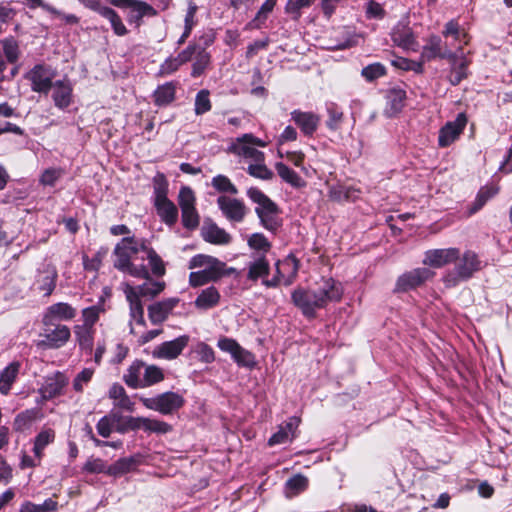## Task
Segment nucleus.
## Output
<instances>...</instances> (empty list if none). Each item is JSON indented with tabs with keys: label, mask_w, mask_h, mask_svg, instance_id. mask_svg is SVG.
I'll return each instance as SVG.
<instances>
[{
	"label": "nucleus",
	"mask_w": 512,
	"mask_h": 512,
	"mask_svg": "<svg viewBox=\"0 0 512 512\" xmlns=\"http://www.w3.org/2000/svg\"><path fill=\"white\" fill-rule=\"evenodd\" d=\"M52 99L54 105L65 110L73 102V86L69 79L57 80L53 83Z\"/></svg>",
	"instance_id": "5701e85b"
},
{
	"label": "nucleus",
	"mask_w": 512,
	"mask_h": 512,
	"mask_svg": "<svg viewBox=\"0 0 512 512\" xmlns=\"http://www.w3.org/2000/svg\"><path fill=\"white\" fill-rule=\"evenodd\" d=\"M172 430V425L165 421L145 417L143 431H145L146 433L164 435L170 433Z\"/></svg>",
	"instance_id": "49530a36"
},
{
	"label": "nucleus",
	"mask_w": 512,
	"mask_h": 512,
	"mask_svg": "<svg viewBox=\"0 0 512 512\" xmlns=\"http://www.w3.org/2000/svg\"><path fill=\"white\" fill-rule=\"evenodd\" d=\"M145 363L142 360L136 359L127 369V373L123 376L125 384L132 389H139L142 385L141 374L145 370Z\"/></svg>",
	"instance_id": "7c9ffc66"
},
{
	"label": "nucleus",
	"mask_w": 512,
	"mask_h": 512,
	"mask_svg": "<svg viewBox=\"0 0 512 512\" xmlns=\"http://www.w3.org/2000/svg\"><path fill=\"white\" fill-rule=\"evenodd\" d=\"M103 302L104 300L101 298V302L97 305H93L82 310V318L84 323L83 325H80L81 327L95 329L94 325L98 322L100 314L105 311L102 305Z\"/></svg>",
	"instance_id": "a19ab883"
},
{
	"label": "nucleus",
	"mask_w": 512,
	"mask_h": 512,
	"mask_svg": "<svg viewBox=\"0 0 512 512\" xmlns=\"http://www.w3.org/2000/svg\"><path fill=\"white\" fill-rule=\"evenodd\" d=\"M83 471L90 474H107L108 466L106 462L100 458H89L83 466Z\"/></svg>",
	"instance_id": "338daca9"
},
{
	"label": "nucleus",
	"mask_w": 512,
	"mask_h": 512,
	"mask_svg": "<svg viewBox=\"0 0 512 512\" xmlns=\"http://www.w3.org/2000/svg\"><path fill=\"white\" fill-rule=\"evenodd\" d=\"M486 266L487 262L482 260L478 253L466 249L462 254L459 252V258L455 261L454 269L444 276V283L447 286H456L460 282L470 280Z\"/></svg>",
	"instance_id": "f03ea898"
},
{
	"label": "nucleus",
	"mask_w": 512,
	"mask_h": 512,
	"mask_svg": "<svg viewBox=\"0 0 512 512\" xmlns=\"http://www.w3.org/2000/svg\"><path fill=\"white\" fill-rule=\"evenodd\" d=\"M221 295L215 286H209L198 294L194 301V305L199 310H209L219 305Z\"/></svg>",
	"instance_id": "bb28decb"
},
{
	"label": "nucleus",
	"mask_w": 512,
	"mask_h": 512,
	"mask_svg": "<svg viewBox=\"0 0 512 512\" xmlns=\"http://www.w3.org/2000/svg\"><path fill=\"white\" fill-rule=\"evenodd\" d=\"M420 58L424 63L430 62L436 58L447 59L455 63L457 54L449 50L446 46L444 47L441 37L433 34L427 39L426 44L423 46Z\"/></svg>",
	"instance_id": "f8f14e48"
},
{
	"label": "nucleus",
	"mask_w": 512,
	"mask_h": 512,
	"mask_svg": "<svg viewBox=\"0 0 512 512\" xmlns=\"http://www.w3.org/2000/svg\"><path fill=\"white\" fill-rule=\"evenodd\" d=\"M74 334L80 349L91 354L94 347L95 329H88L77 325L75 326Z\"/></svg>",
	"instance_id": "f704fd0d"
},
{
	"label": "nucleus",
	"mask_w": 512,
	"mask_h": 512,
	"mask_svg": "<svg viewBox=\"0 0 512 512\" xmlns=\"http://www.w3.org/2000/svg\"><path fill=\"white\" fill-rule=\"evenodd\" d=\"M114 254L117 257L114 262V267L121 272H125L126 269H129V266H131L133 262L131 261L132 256L127 252V248L123 247L121 243H118L114 248Z\"/></svg>",
	"instance_id": "603ef678"
},
{
	"label": "nucleus",
	"mask_w": 512,
	"mask_h": 512,
	"mask_svg": "<svg viewBox=\"0 0 512 512\" xmlns=\"http://www.w3.org/2000/svg\"><path fill=\"white\" fill-rule=\"evenodd\" d=\"M143 463L144 457L139 453L128 457H122L111 465H108L107 475L112 477H121L127 473L136 471Z\"/></svg>",
	"instance_id": "412c9836"
},
{
	"label": "nucleus",
	"mask_w": 512,
	"mask_h": 512,
	"mask_svg": "<svg viewBox=\"0 0 512 512\" xmlns=\"http://www.w3.org/2000/svg\"><path fill=\"white\" fill-rule=\"evenodd\" d=\"M433 276L434 272L425 267L407 271L397 278L393 293H405L415 290Z\"/></svg>",
	"instance_id": "9d476101"
},
{
	"label": "nucleus",
	"mask_w": 512,
	"mask_h": 512,
	"mask_svg": "<svg viewBox=\"0 0 512 512\" xmlns=\"http://www.w3.org/2000/svg\"><path fill=\"white\" fill-rule=\"evenodd\" d=\"M217 205L224 217L230 222H242L247 213L244 202L237 198H231L224 195L219 196L217 199Z\"/></svg>",
	"instance_id": "2eb2a0df"
},
{
	"label": "nucleus",
	"mask_w": 512,
	"mask_h": 512,
	"mask_svg": "<svg viewBox=\"0 0 512 512\" xmlns=\"http://www.w3.org/2000/svg\"><path fill=\"white\" fill-rule=\"evenodd\" d=\"M178 82L169 81L158 85L152 94L153 103L157 107H167L176 100Z\"/></svg>",
	"instance_id": "b1692460"
},
{
	"label": "nucleus",
	"mask_w": 512,
	"mask_h": 512,
	"mask_svg": "<svg viewBox=\"0 0 512 512\" xmlns=\"http://www.w3.org/2000/svg\"><path fill=\"white\" fill-rule=\"evenodd\" d=\"M109 4L114 7L121 9H131L129 15V22H139L143 17H153L157 15L156 9L142 0H106Z\"/></svg>",
	"instance_id": "ddd939ff"
},
{
	"label": "nucleus",
	"mask_w": 512,
	"mask_h": 512,
	"mask_svg": "<svg viewBox=\"0 0 512 512\" xmlns=\"http://www.w3.org/2000/svg\"><path fill=\"white\" fill-rule=\"evenodd\" d=\"M466 124L467 117L464 113H459L454 121L447 122L439 130L438 146L440 148L449 147L463 133Z\"/></svg>",
	"instance_id": "4468645a"
},
{
	"label": "nucleus",
	"mask_w": 512,
	"mask_h": 512,
	"mask_svg": "<svg viewBox=\"0 0 512 512\" xmlns=\"http://www.w3.org/2000/svg\"><path fill=\"white\" fill-rule=\"evenodd\" d=\"M342 294L343 290L339 282L333 278L323 277L315 289L303 287L294 289L291 293V301L306 318L313 319L316 317L317 309L325 308L330 302L340 301Z\"/></svg>",
	"instance_id": "f257e3e1"
},
{
	"label": "nucleus",
	"mask_w": 512,
	"mask_h": 512,
	"mask_svg": "<svg viewBox=\"0 0 512 512\" xmlns=\"http://www.w3.org/2000/svg\"><path fill=\"white\" fill-rule=\"evenodd\" d=\"M24 78L31 83V90L33 92L47 95L53 86V74L50 73V68L45 64H36L27 73Z\"/></svg>",
	"instance_id": "9b49d317"
},
{
	"label": "nucleus",
	"mask_w": 512,
	"mask_h": 512,
	"mask_svg": "<svg viewBox=\"0 0 512 512\" xmlns=\"http://www.w3.org/2000/svg\"><path fill=\"white\" fill-rule=\"evenodd\" d=\"M178 205L181 209V221L185 229L193 231L200 224V215L196 209V197L194 191L188 187L180 188Z\"/></svg>",
	"instance_id": "0eeeda50"
},
{
	"label": "nucleus",
	"mask_w": 512,
	"mask_h": 512,
	"mask_svg": "<svg viewBox=\"0 0 512 512\" xmlns=\"http://www.w3.org/2000/svg\"><path fill=\"white\" fill-rule=\"evenodd\" d=\"M498 193V189L493 186L481 187L478 191L475 200L469 208L470 214H475L480 211L485 204Z\"/></svg>",
	"instance_id": "ea45409f"
},
{
	"label": "nucleus",
	"mask_w": 512,
	"mask_h": 512,
	"mask_svg": "<svg viewBox=\"0 0 512 512\" xmlns=\"http://www.w3.org/2000/svg\"><path fill=\"white\" fill-rule=\"evenodd\" d=\"M57 501L48 498L42 504H35L31 501H25L20 507V512H53L57 510Z\"/></svg>",
	"instance_id": "de8ad7c7"
},
{
	"label": "nucleus",
	"mask_w": 512,
	"mask_h": 512,
	"mask_svg": "<svg viewBox=\"0 0 512 512\" xmlns=\"http://www.w3.org/2000/svg\"><path fill=\"white\" fill-rule=\"evenodd\" d=\"M278 0H266L256 13L255 17L248 23V26L252 29H261L269 14L274 10Z\"/></svg>",
	"instance_id": "58836bf2"
},
{
	"label": "nucleus",
	"mask_w": 512,
	"mask_h": 512,
	"mask_svg": "<svg viewBox=\"0 0 512 512\" xmlns=\"http://www.w3.org/2000/svg\"><path fill=\"white\" fill-rule=\"evenodd\" d=\"M457 258H459V248L431 249L425 252L423 263L430 267L441 268L455 263Z\"/></svg>",
	"instance_id": "a211bd4d"
},
{
	"label": "nucleus",
	"mask_w": 512,
	"mask_h": 512,
	"mask_svg": "<svg viewBox=\"0 0 512 512\" xmlns=\"http://www.w3.org/2000/svg\"><path fill=\"white\" fill-rule=\"evenodd\" d=\"M3 47V53L10 64H14L18 61L20 56V49L18 41L13 37L9 36L1 40Z\"/></svg>",
	"instance_id": "c03bdc74"
},
{
	"label": "nucleus",
	"mask_w": 512,
	"mask_h": 512,
	"mask_svg": "<svg viewBox=\"0 0 512 512\" xmlns=\"http://www.w3.org/2000/svg\"><path fill=\"white\" fill-rule=\"evenodd\" d=\"M201 236L206 242L214 245H226L232 240L230 234L215 223L204 226L201 230Z\"/></svg>",
	"instance_id": "cd10ccee"
},
{
	"label": "nucleus",
	"mask_w": 512,
	"mask_h": 512,
	"mask_svg": "<svg viewBox=\"0 0 512 512\" xmlns=\"http://www.w3.org/2000/svg\"><path fill=\"white\" fill-rule=\"evenodd\" d=\"M385 98L387 109L393 114L400 113L406 105V89L400 85L390 87L386 91Z\"/></svg>",
	"instance_id": "a878e982"
},
{
	"label": "nucleus",
	"mask_w": 512,
	"mask_h": 512,
	"mask_svg": "<svg viewBox=\"0 0 512 512\" xmlns=\"http://www.w3.org/2000/svg\"><path fill=\"white\" fill-rule=\"evenodd\" d=\"M165 378L163 370L156 365L145 366L141 388L160 383Z\"/></svg>",
	"instance_id": "37998d69"
},
{
	"label": "nucleus",
	"mask_w": 512,
	"mask_h": 512,
	"mask_svg": "<svg viewBox=\"0 0 512 512\" xmlns=\"http://www.w3.org/2000/svg\"><path fill=\"white\" fill-rule=\"evenodd\" d=\"M179 302V298L173 297L149 305L147 310L150 322L153 325H160L165 322Z\"/></svg>",
	"instance_id": "f3484780"
},
{
	"label": "nucleus",
	"mask_w": 512,
	"mask_h": 512,
	"mask_svg": "<svg viewBox=\"0 0 512 512\" xmlns=\"http://www.w3.org/2000/svg\"><path fill=\"white\" fill-rule=\"evenodd\" d=\"M291 119L301 130L303 135L307 137L314 135L320 123V117L317 114L313 112H303L298 109L291 112Z\"/></svg>",
	"instance_id": "4be33fe9"
},
{
	"label": "nucleus",
	"mask_w": 512,
	"mask_h": 512,
	"mask_svg": "<svg viewBox=\"0 0 512 512\" xmlns=\"http://www.w3.org/2000/svg\"><path fill=\"white\" fill-rule=\"evenodd\" d=\"M247 172L250 176L261 180H271L274 177L273 171L265 164H250Z\"/></svg>",
	"instance_id": "0e129e2a"
},
{
	"label": "nucleus",
	"mask_w": 512,
	"mask_h": 512,
	"mask_svg": "<svg viewBox=\"0 0 512 512\" xmlns=\"http://www.w3.org/2000/svg\"><path fill=\"white\" fill-rule=\"evenodd\" d=\"M237 270L233 267L224 266H211L203 270L191 272L189 274L188 282L192 288L201 287L209 283L218 282L223 277H228L235 274Z\"/></svg>",
	"instance_id": "1a4fd4ad"
},
{
	"label": "nucleus",
	"mask_w": 512,
	"mask_h": 512,
	"mask_svg": "<svg viewBox=\"0 0 512 512\" xmlns=\"http://www.w3.org/2000/svg\"><path fill=\"white\" fill-rule=\"evenodd\" d=\"M56 433L52 428L41 430L34 439L33 453L40 462L44 456V450L55 441Z\"/></svg>",
	"instance_id": "2f4dec72"
},
{
	"label": "nucleus",
	"mask_w": 512,
	"mask_h": 512,
	"mask_svg": "<svg viewBox=\"0 0 512 512\" xmlns=\"http://www.w3.org/2000/svg\"><path fill=\"white\" fill-rule=\"evenodd\" d=\"M67 384L68 378L65 374L56 371L54 374L45 377L44 383L38 392L44 401H48L62 395Z\"/></svg>",
	"instance_id": "dca6fc26"
},
{
	"label": "nucleus",
	"mask_w": 512,
	"mask_h": 512,
	"mask_svg": "<svg viewBox=\"0 0 512 512\" xmlns=\"http://www.w3.org/2000/svg\"><path fill=\"white\" fill-rule=\"evenodd\" d=\"M275 170L277 171V174L284 182L290 184L294 188H302L306 184L305 181L297 172L289 168L283 162H276Z\"/></svg>",
	"instance_id": "72a5a7b5"
},
{
	"label": "nucleus",
	"mask_w": 512,
	"mask_h": 512,
	"mask_svg": "<svg viewBox=\"0 0 512 512\" xmlns=\"http://www.w3.org/2000/svg\"><path fill=\"white\" fill-rule=\"evenodd\" d=\"M248 246L256 251L267 253L271 250L272 244L262 233H253L248 239Z\"/></svg>",
	"instance_id": "052dcab7"
},
{
	"label": "nucleus",
	"mask_w": 512,
	"mask_h": 512,
	"mask_svg": "<svg viewBox=\"0 0 512 512\" xmlns=\"http://www.w3.org/2000/svg\"><path fill=\"white\" fill-rule=\"evenodd\" d=\"M77 315V310L69 303L58 302L46 308L42 323L51 324L58 321H71Z\"/></svg>",
	"instance_id": "6ab92c4d"
},
{
	"label": "nucleus",
	"mask_w": 512,
	"mask_h": 512,
	"mask_svg": "<svg viewBox=\"0 0 512 512\" xmlns=\"http://www.w3.org/2000/svg\"><path fill=\"white\" fill-rule=\"evenodd\" d=\"M63 171L57 168L45 169L40 177V182L46 186H54L56 181L62 176Z\"/></svg>",
	"instance_id": "774afa93"
},
{
	"label": "nucleus",
	"mask_w": 512,
	"mask_h": 512,
	"mask_svg": "<svg viewBox=\"0 0 512 512\" xmlns=\"http://www.w3.org/2000/svg\"><path fill=\"white\" fill-rule=\"evenodd\" d=\"M43 331L40 336L41 340L36 342L39 349H59L65 346L71 337L70 328L67 325L52 322L51 324L42 323Z\"/></svg>",
	"instance_id": "423d86ee"
},
{
	"label": "nucleus",
	"mask_w": 512,
	"mask_h": 512,
	"mask_svg": "<svg viewBox=\"0 0 512 512\" xmlns=\"http://www.w3.org/2000/svg\"><path fill=\"white\" fill-rule=\"evenodd\" d=\"M189 343L188 335H181L174 340L161 343L154 351V356L160 359H176Z\"/></svg>",
	"instance_id": "aec40b11"
},
{
	"label": "nucleus",
	"mask_w": 512,
	"mask_h": 512,
	"mask_svg": "<svg viewBox=\"0 0 512 512\" xmlns=\"http://www.w3.org/2000/svg\"><path fill=\"white\" fill-rule=\"evenodd\" d=\"M270 273V264L265 255L258 257L249 264L247 278L251 281H257L259 278L263 280Z\"/></svg>",
	"instance_id": "473e14b6"
},
{
	"label": "nucleus",
	"mask_w": 512,
	"mask_h": 512,
	"mask_svg": "<svg viewBox=\"0 0 512 512\" xmlns=\"http://www.w3.org/2000/svg\"><path fill=\"white\" fill-rule=\"evenodd\" d=\"M212 108L210 92L207 89L200 90L195 97L194 112L196 115H203Z\"/></svg>",
	"instance_id": "864d4df0"
},
{
	"label": "nucleus",
	"mask_w": 512,
	"mask_h": 512,
	"mask_svg": "<svg viewBox=\"0 0 512 512\" xmlns=\"http://www.w3.org/2000/svg\"><path fill=\"white\" fill-rule=\"evenodd\" d=\"M225 262L219 260L218 258L206 254H196L194 255L188 263L189 269H195L199 267H211V266H224Z\"/></svg>",
	"instance_id": "8fccbe9b"
},
{
	"label": "nucleus",
	"mask_w": 512,
	"mask_h": 512,
	"mask_svg": "<svg viewBox=\"0 0 512 512\" xmlns=\"http://www.w3.org/2000/svg\"><path fill=\"white\" fill-rule=\"evenodd\" d=\"M247 196L259 206L255 208V213L260 220V224L269 232L276 234L282 226V219L279 217L280 209L263 191L257 187H250L247 190Z\"/></svg>",
	"instance_id": "20e7f679"
},
{
	"label": "nucleus",
	"mask_w": 512,
	"mask_h": 512,
	"mask_svg": "<svg viewBox=\"0 0 512 512\" xmlns=\"http://www.w3.org/2000/svg\"><path fill=\"white\" fill-rule=\"evenodd\" d=\"M141 402L147 409L157 411L162 415H171L185 405L182 395L167 391L150 398H141Z\"/></svg>",
	"instance_id": "6e6552de"
},
{
	"label": "nucleus",
	"mask_w": 512,
	"mask_h": 512,
	"mask_svg": "<svg viewBox=\"0 0 512 512\" xmlns=\"http://www.w3.org/2000/svg\"><path fill=\"white\" fill-rule=\"evenodd\" d=\"M211 185L219 193H229L231 195L238 194L237 187L225 175L218 174L215 177H213Z\"/></svg>",
	"instance_id": "3c124183"
},
{
	"label": "nucleus",
	"mask_w": 512,
	"mask_h": 512,
	"mask_svg": "<svg viewBox=\"0 0 512 512\" xmlns=\"http://www.w3.org/2000/svg\"><path fill=\"white\" fill-rule=\"evenodd\" d=\"M232 359L241 367L253 368L256 365L255 355L243 347L235 352Z\"/></svg>",
	"instance_id": "e2e57ef3"
},
{
	"label": "nucleus",
	"mask_w": 512,
	"mask_h": 512,
	"mask_svg": "<svg viewBox=\"0 0 512 512\" xmlns=\"http://www.w3.org/2000/svg\"><path fill=\"white\" fill-rule=\"evenodd\" d=\"M180 67H181V64L179 63L176 56H169L159 66V69L156 73V77L163 78V77L173 75L174 73H176L179 70Z\"/></svg>",
	"instance_id": "13d9d810"
},
{
	"label": "nucleus",
	"mask_w": 512,
	"mask_h": 512,
	"mask_svg": "<svg viewBox=\"0 0 512 512\" xmlns=\"http://www.w3.org/2000/svg\"><path fill=\"white\" fill-rule=\"evenodd\" d=\"M212 56L208 51H198L195 55L191 67V77L199 78L205 74L206 70L211 66Z\"/></svg>",
	"instance_id": "c9c22d12"
},
{
	"label": "nucleus",
	"mask_w": 512,
	"mask_h": 512,
	"mask_svg": "<svg viewBox=\"0 0 512 512\" xmlns=\"http://www.w3.org/2000/svg\"><path fill=\"white\" fill-rule=\"evenodd\" d=\"M391 40L402 49H411L417 44L413 30L404 23H397L391 32Z\"/></svg>",
	"instance_id": "393cba45"
},
{
	"label": "nucleus",
	"mask_w": 512,
	"mask_h": 512,
	"mask_svg": "<svg viewBox=\"0 0 512 512\" xmlns=\"http://www.w3.org/2000/svg\"><path fill=\"white\" fill-rule=\"evenodd\" d=\"M166 287L164 281H151L150 283H144L138 286L137 294L139 297H151L154 298L159 295Z\"/></svg>",
	"instance_id": "6e6d98bb"
},
{
	"label": "nucleus",
	"mask_w": 512,
	"mask_h": 512,
	"mask_svg": "<svg viewBox=\"0 0 512 512\" xmlns=\"http://www.w3.org/2000/svg\"><path fill=\"white\" fill-rule=\"evenodd\" d=\"M468 62L466 60H462L456 67H454L451 71V75L449 77V81L451 85L457 86L464 79L468 77Z\"/></svg>",
	"instance_id": "69168bd1"
},
{
	"label": "nucleus",
	"mask_w": 512,
	"mask_h": 512,
	"mask_svg": "<svg viewBox=\"0 0 512 512\" xmlns=\"http://www.w3.org/2000/svg\"><path fill=\"white\" fill-rule=\"evenodd\" d=\"M154 207L161 221L172 227L178 221V208L168 198L169 182L163 172H157L152 179Z\"/></svg>",
	"instance_id": "7ed1b4c3"
},
{
	"label": "nucleus",
	"mask_w": 512,
	"mask_h": 512,
	"mask_svg": "<svg viewBox=\"0 0 512 512\" xmlns=\"http://www.w3.org/2000/svg\"><path fill=\"white\" fill-rule=\"evenodd\" d=\"M386 75L387 68L380 62L371 63L361 70V76L370 83Z\"/></svg>",
	"instance_id": "a18cd8bd"
},
{
	"label": "nucleus",
	"mask_w": 512,
	"mask_h": 512,
	"mask_svg": "<svg viewBox=\"0 0 512 512\" xmlns=\"http://www.w3.org/2000/svg\"><path fill=\"white\" fill-rule=\"evenodd\" d=\"M308 485V478L302 474L293 475L285 483L286 488L292 491L294 495L304 492Z\"/></svg>",
	"instance_id": "bf43d9fd"
},
{
	"label": "nucleus",
	"mask_w": 512,
	"mask_h": 512,
	"mask_svg": "<svg viewBox=\"0 0 512 512\" xmlns=\"http://www.w3.org/2000/svg\"><path fill=\"white\" fill-rule=\"evenodd\" d=\"M38 410L36 408L26 409L16 415L13 421V429L16 432H24L29 429L32 423L37 419Z\"/></svg>",
	"instance_id": "4c0bfd02"
},
{
	"label": "nucleus",
	"mask_w": 512,
	"mask_h": 512,
	"mask_svg": "<svg viewBox=\"0 0 512 512\" xmlns=\"http://www.w3.org/2000/svg\"><path fill=\"white\" fill-rule=\"evenodd\" d=\"M328 119L326 120V127L331 131L340 129L344 119L342 109L336 103L327 104Z\"/></svg>",
	"instance_id": "79ce46f5"
},
{
	"label": "nucleus",
	"mask_w": 512,
	"mask_h": 512,
	"mask_svg": "<svg viewBox=\"0 0 512 512\" xmlns=\"http://www.w3.org/2000/svg\"><path fill=\"white\" fill-rule=\"evenodd\" d=\"M276 272L272 279H264L263 285L267 288H276L283 280L285 286H290L296 280L300 269V260L294 255L289 254L283 260H278L275 264Z\"/></svg>",
	"instance_id": "39448f33"
},
{
	"label": "nucleus",
	"mask_w": 512,
	"mask_h": 512,
	"mask_svg": "<svg viewBox=\"0 0 512 512\" xmlns=\"http://www.w3.org/2000/svg\"><path fill=\"white\" fill-rule=\"evenodd\" d=\"M114 418L119 425L116 431L119 433H126L128 431L143 430L145 417H134V416H116Z\"/></svg>",
	"instance_id": "e433bc0d"
},
{
	"label": "nucleus",
	"mask_w": 512,
	"mask_h": 512,
	"mask_svg": "<svg viewBox=\"0 0 512 512\" xmlns=\"http://www.w3.org/2000/svg\"><path fill=\"white\" fill-rule=\"evenodd\" d=\"M21 363L13 361L0 372V393L8 395L11 391L13 383L16 381Z\"/></svg>",
	"instance_id": "c85d7f7f"
},
{
	"label": "nucleus",
	"mask_w": 512,
	"mask_h": 512,
	"mask_svg": "<svg viewBox=\"0 0 512 512\" xmlns=\"http://www.w3.org/2000/svg\"><path fill=\"white\" fill-rule=\"evenodd\" d=\"M57 271H46L45 275L38 281V289L44 292L45 296H50L56 288Z\"/></svg>",
	"instance_id": "4d7b16f0"
},
{
	"label": "nucleus",
	"mask_w": 512,
	"mask_h": 512,
	"mask_svg": "<svg viewBox=\"0 0 512 512\" xmlns=\"http://www.w3.org/2000/svg\"><path fill=\"white\" fill-rule=\"evenodd\" d=\"M313 3L314 0H288L284 10L293 21H298L302 16L301 10L311 7Z\"/></svg>",
	"instance_id": "09e8293b"
},
{
	"label": "nucleus",
	"mask_w": 512,
	"mask_h": 512,
	"mask_svg": "<svg viewBox=\"0 0 512 512\" xmlns=\"http://www.w3.org/2000/svg\"><path fill=\"white\" fill-rule=\"evenodd\" d=\"M149 265L151 267V273L156 277H162L166 273L165 263L162 258L158 255L155 250L149 251V257H147Z\"/></svg>",
	"instance_id": "680f3d73"
},
{
	"label": "nucleus",
	"mask_w": 512,
	"mask_h": 512,
	"mask_svg": "<svg viewBox=\"0 0 512 512\" xmlns=\"http://www.w3.org/2000/svg\"><path fill=\"white\" fill-rule=\"evenodd\" d=\"M392 65L398 69L404 71H413L417 74H422L424 72V61H414L404 57H398L396 60L392 61Z\"/></svg>",
	"instance_id": "5fc2aeb1"
},
{
	"label": "nucleus",
	"mask_w": 512,
	"mask_h": 512,
	"mask_svg": "<svg viewBox=\"0 0 512 512\" xmlns=\"http://www.w3.org/2000/svg\"><path fill=\"white\" fill-rule=\"evenodd\" d=\"M126 298L129 302L131 318H133L138 325L145 327L146 321L144 318V307L139 295L133 288L130 287L126 292Z\"/></svg>",
	"instance_id": "c756f323"
}]
</instances>
